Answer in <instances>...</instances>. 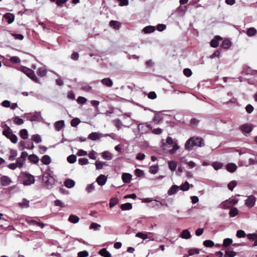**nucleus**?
Returning a JSON list of instances; mask_svg holds the SVG:
<instances>
[{
  "instance_id": "obj_1",
  "label": "nucleus",
  "mask_w": 257,
  "mask_h": 257,
  "mask_svg": "<svg viewBox=\"0 0 257 257\" xmlns=\"http://www.w3.org/2000/svg\"><path fill=\"white\" fill-rule=\"evenodd\" d=\"M205 146L204 140L199 137H193L188 139L185 143V149L190 151L193 147H203Z\"/></svg>"
},
{
  "instance_id": "obj_2",
  "label": "nucleus",
  "mask_w": 257,
  "mask_h": 257,
  "mask_svg": "<svg viewBox=\"0 0 257 257\" xmlns=\"http://www.w3.org/2000/svg\"><path fill=\"white\" fill-rule=\"evenodd\" d=\"M20 178L23 181V184L25 186L33 184L35 181L33 175L26 172H22L20 175Z\"/></svg>"
},
{
  "instance_id": "obj_3",
  "label": "nucleus",
  "mask_w": 257,
  "mask_h": 257,
  "mask_svg": "<svg viewBox=\"0 0 257 257\" xmlns=\"http://www.w3.org/2000/svg\"><path fill=\"white\" fill-rule=\"evenodd\" d=\"M5 126L7 128L3 131V135L7 138L10 140L12 143L14 144L17 143L18 142L17 136L13 133L12 130L11 129L10 126L7 125L6 124H5Z\"/></svg>"
},
{
  "instance_id": "obj_4",
  "label": "nucleus",
  "mask_w": 257,
  "mask_h": 257,
  "mask_svg": "<svg viewBox=\"0 0 257 257\" xmlns=\"http://www.w3.org/2000/svg\"><path fill=\"white\" fill-rule=\"evenodd\" d=\"M42 181L45 184L47 188H51L55 183L54 178L48 173H44Z\"/></svg>"
},
{
  "instance_id": "obj_5",
  "label": "nucleus",
  "mask_w": 257,
  "mask_h": 257,
  "mask_svg": "<svg viewBox=\"0 0 257 257\" xmlns=\"http://www.w3.org/2000/svg\"><path fill=\"white\" fill-rule=\"evenodd\" d=\"M20 70L33 81L38 83L39 82V79L32 70L26 67L23 66L21 68Z\"/></svg>"
},
{
  "instance_id": "obj_6",
  "label": "nucleus",
  "mask_w": 257,
  "mask_h": 257,
  "mask_svg": "<svg viewBox=\"0 0 257 257\" xmlns=\"http://www.w3.org/2000/svg\"><path fill=\"white\" fill-rule=\"evenodd\" d=\"M28 153L24 151L21 153V156L17 159V164L18 166V168H21L25 163L26 158L28 157Z\"/></svg>"
},
{
  "instance_id": "obj_7",
  "label": "nucleus",
  "mask_w": 257,
  "mask_h": 257,
  "mask_svg": "<svg viewBox=\"0 0 257 257\" xmlns=\"http://www.w3.org/2000/svg\"><path fill=\"white\" fill-rule=\"evenodd\" d=\"M176 143V141H174L171 137H168L166 140H162V146L164 149L166 150L170 147V146H173Z\"/></svg>"
},
{
  "instance_id": "obj_8",
  "label": "nucleus",
  "mask_w": 257,
  "mask_h": 257,
  "mask_svg": "<svg viewBox=\"0 0 257 257\" xmlns=\"http://www.w3.org/2000/svg\"><path fill=\"white\" fill-rule=\"evenodd\" d=\"M29 115H31V121H42L43 120V117L41 116V112L39 111H35L31 112Z\"/></svg>"
},
{
  "instance_id": "obj_9",
  "label": "nucleus",
  "mask_w": 257,
  "mask_h": 257,
  "mask_svg": "<svg viewBox=\"0 0 257 257\" xmlns=\"http://www.w3.org/2000/svg\"><path fill=\"white\" fill-rule=\"evenodd\" d=\"M237 202V201L231 199V200H226L225 201L222 202L219 207L222 209H227L231 207L233 204H235Z\"/></svg>"
},
{
  "instance_id": "obj_10",
  "label": "nucleus",
  "mask_w": 257,
  "mask_h": 257,
  "mask_svg": "<svg viewBox=\"0 0 257 257\" xmlns=\"http://www.w3.org/2000/svg\"><path fill=\"white\" fill-rule=\"evenodd\" d=\"M256 202V198L253 195H250L245 200V204L249 208L252 207Z\"/></svg>"
},
{
  "instance_id": "obj_11",
  "label": "nucleus",
  "mask_w": 257,
  "mask_h": 257,
  "mask_svg": "<svg viewBox=\"0 0 257 257\" xmlns=\"http://www.w3.org/2000/svg\"><path fill=\"white\" fill-rule=\"evenodd\" d=\"M240 130L243 133L249 134L252 130V125L248 123H244L240 126Z\"/></svg>"
},
{
  "instance_id": "obj_12",
  "label": "nucleus",
  "mask_w": 257,
  "mask_h": 257,
  "mask_svg": "<svg viewBox=\"0 0 257 257\" xmlns=\"http://www.w3.org/2000/svg\"><path fill=\"white\" fill-rule=\"evenodd\" d=\"M105 136H109V135H105ZM104 136V135H102V134L94 132L91 133L88 136V138L91 140L95 141L97 139H99V138L103 137Z\"/></svg>"
},
{
  "instance_id": "obj_13",
  "label": "nucleus",
  "mask_w": 257,
  "mask_h": 257,
  "mask_svg": "<svg viewBox=\"0 0 257 257\" xmlns=\"http://www.w3.org/2000/svg\"><path fill=\"white\" fill-rule=\"evenodd\" d=\"M107 181L106 177L104 175H100L96 180V182L100 186H103Z\"/></svg>"
},
{
  "instance_id": "obj_14",
  "label": "nucleus",
  "mask_w": 257,
  "mask_h": 257,
  "mask_svg": "<svg viewBox=\"0 0 257 257\" xmlns=\"http://www.w3.org/2000/svg\"><path fill=\"white\" fill-rule=\"evenodd\" d=\"M1 182L2 186H5L10 185L12 183V180L7 176H3L1 178Z\"/></svg>"
},
{
  "instance_id": "obj_15",
  "label": "nucleus",
  "mask_w": 257,
  "mask_h": 257,
  "mask_svg": "<svg viewBox=\"0 0 257 257\" xmlns=\"http://www.w3.org/2000/svg\"><path fill=\"white\" fill-rule=\"evenodd\" d=\"M4 18H5L8 24H11L15 20V16L13 14L8 13L4 15Z\"/></svg>"
},
{
  "instance_id": "obj_16",
  "label": "nucleus",
  "mask_w": 257,
  "mask_h": 257,
  "mask_svg": "<svg viewBox=\"0 0 257 257\" xmlns=\"http://www.w3.org/2000/svg\"><path fill=\"white\" fill-rule=\"evenodd\" d=\"M222 38L220 36H215L214 38L211 40L210 42V46L213 48L217 47L218 45L219 41Z\"/></svg>"
},
{
  "instance_id": "obj_17",
  "label": "nucleus",
  "mask_w": 257,
  "mask_h": 257,
  "mask_svg": "<svg viewBox=\"0 0 257 257\" xmlns=\"http://www.w3.org/2000/svg\"><path fill=\"white\" fill-rule=\"evenodd\" d=\"M64 126V121L61 120L54 123V127L57 131H60Z\"/></svg>"
},
{
  "instance_id": "obj_18",
  "label": "nucleus",
  "mask_w": 257,
  "mask_h": 257,
  "mask_svg": "<svg viewBox=\"0 0 257 257\" xmlns=\"http://www.w3.org/2000/svg\"><path fill=\"white\" fill-rule=\"evenodd\" d=\"M132 175L129 173H123L121 176V178L124 183H130L132 180Z\"/></svg>"
},
{
  "instance_id": "obj_19",
  "label": "nucleus",
  "mask_w": 257,
  "mask_h": 257,
  "mask_svg": "<svg viewBox=\"0 0 257 257\" xmlns=\"http://www.w3.org/2000/svg\"><path fill=\"white\" fill-rule=\"evenodd\" d=\"M179 186L176 185H173L168 191L169 195H172L176 194L179 190Z\"/></svg>"
},
{
  "instance_id": "obj_20",
  "label": "nucleus",
  "mask_w": 257,
  "mask_h": 257,
  "mask_svg": "<svg viewBox=\"0 0 257 257\" xmlns=\"http://www.w3.org/2000/svg\"><path fill=\"white\" fill-rule=\"evenodd\" d=\"M226 170L231 172L233 173L235 172L237 169L236 165L234 163H228L226 166Z\"/></svg>"
},
{
  "instance_id": "obj_21",
  "label": "nucleus",
  "mask_w": 257,
  "mask_h": 257,
  "mask_svg": "<svg viewBox=\"0 0 257 257\" xmlns=\"http://www.w3.org/2000/svg\"><path fill=\"white\" fill-rule=\"evenodd\" d=\"M109 26L115 30H118L120 27V23L118 21L111 20L109 22Z\"/></svg>"
},
{
  "instance_id": "obj_22",
  "label": "nucleus",
  "mask_w": 257,
  "mask_h": 257,
  "mask_svg": "<svg viewBox=\"0 0 257 257\" xmlns=\"http://www.w3.org/2000/svg\"><path fill=\"white\" fill-rule=\"evenodd\" d=\"M155 31V27L152 26L145 27L142 30L145 34H149L154 32Z\"/></svg>"
},
{
  "instance_id": "obj_23",
  "label": "nucleus",
  "mask_w": 257,
  "mask_h": 257,
  "mask_svg": "<svg viewBox=\"0 0 257 257\" xmlns=\"http://www.w3.org/2000/svg\"><path fill=\"white\" fill-rule=\"evenodd\" d=\"M101 82L103 85L107 87H111L113 85L112 81L109 78L102 79Z\"/></svg>"
},
{
  "instance_id": "obj_24",
  "label": "nucleus",
  "mask_w": 257,
  "mask_h": 257,
  "mask_svg": "<svg viewBox=\"0 0 257 257\" xmlns=\"http://www.w3.org/2000/svg\"><path fill=\"white\" fill-rule=\"evenodd\" d=\"M75 182L73 180L71 179H66L64 182L65 186L68 188H71L75 185Z\"/></svg>"
},
{
  "instance_id": "obj_25",
  "label": "nucleus",
  "mask_w": 257,
  "mask_h": 257,
  "mask_svg": "<svg viewBox=\"0 0 257 257\" xmlns=\"http://www.w3.org/2000/svg\"><path fill=\"white\" fill-rule=\"evenodd\" d=\"M47 71L45 67L39 68L37 71L38 75L40 77H44L47 75Z\"/></svg>"
},
{
  "instance_id": "obj_26",
  "label": "nucleus",
  "mask_w": 257,
  "mask_h": 257,
  "mask_svg": "<svg viewBox=\"0 0 257 257\" xmlns=\"http://www.w3.org/2000/svg\"><path fill=\"white\" fill-rule=\"evenodd\" d=\"M68 221L72 223H77L79 221V218L75 215L71 214L68 218Z\"/></svg>"
},
{
  "instance_id": "obj_27",
  "label": "nucleus",
  "mask_w": 257,
  "mask_h": 257,
  "mask_svg": "<svg viewBox=\"0 0 257 257\" xmlns=\"http://www.w3.org/2000/svg\"><path fill=\"white\" fill-rule=\"evenodd\" d=\"M169 169L172 171H174L177 168V163L175 161H169L168 162Z\"/></svg>"
},
{
  "instance_id": "obj_28",
  "label": "nucleus",
  "mask_w": 257,
  "mask_h": 257,
  "mask_svg": "<svg viewBox=\"0 0 257 257\" xmlns=\"http://www.w3.org/2000/svg\"><path fill=\"white\" fill-rule=\"evenodd\" d=\"M41 161L44 165H48L51 162V159L49 156L46 155L43 156Z\"/></svg>"
},
{
  "instance_id": "obj_29",
  "label": "nucleus",
  "mask_w": 257,
  "mask_h": 257,
  "mask_svg": "<svg viewBox=\"0 0 257 257\" xmlns=\"http://www.w3.org/2000/svg\"><path fill=\"white\" fill-rule=\"evenodd\" d=\"M181 237L184 239H189L191 237V234L188 229L183 230L181 234Z\"/></svg>"
},
{
  "instance_id": "obj_30",
  "label": "nucleus",
  "mask_w": 257,
  "mask_h": 257,
  "mask_svg": "<svg viewBox=\"0 0 257 257\" xmlns=\"http://www.w3.org/2000/svg\"><path fill=\"white\" fill-rule=\"evenodd\" d=\"M256 30L254 28H248L246 31V34L249 37H252L256 35Z\"/></svg>"
},
{
  "instance_id": "obj_31",
  "label": "nucleus",
  "mask_w": 257,
  "mask_h": 257,
  "mask_svg": "<svg viewBox=\"0 0 257 257\" xmlns=\"http://www.w3.org/2000/svg\"><path fill=\"white\" fill-rule=\"evenodd\" d=\"M122 210H129L132 208V204L130 203L122 204L120 206Z\"/></svg>"
},
{
  "instance_id": "obj_32",
  "label": "nucleus",
  "mask_w": 257,
  "mask_h": 257,
  "mask_svg": "<svg viewBox=\"0 0 257 257\" xmlns=\"http://www.w3.org/2000/svg\"><path fill=\"white\" fill-rule=\"evenodd\" d=\"M20 136L24 140L28 138V132L26 129H22L20 131Z\"/></svg>"
},
{
  "instance_id": "obj_33",
  "label": "nucleus",
  "mask_w": 257,
  "mask_h": 257,
  "mask_svg": "<svg viewBox=\"0 0 257 257\" xmlns=\"http://www.w3.org/2000/svg\"><path fill=\"white\" fill-rule=\"evenodd\" d=\"M95 188V183L94 182L88 185L85 188V190L87 193H90L94 190Z\"/></svg>"
},
{
  "instance_id": "obj_34",
  "label": "nucleus",
  "mask_w": 257,
  "mask_h": 257,
  "mask_svg": "<svg viewBox=\"0 0 257 257\" xmlns=\"http://www.w3.org/2000/svg\"><path fill=\"white\" fill-rule=\"evenodd\" d=\"M19 205L22 208H28L29 206V201L24 198L22 201L19 203Z\"/></svg>"
},
{
  "instance_id": "obj_35",
  "label": "nucleus",
  "mask_w": 257,
  "mask_h": 257,
  "mask_svg": "<svg viewBox=\"0 0 257 257\" xmlns=\"http://www.w3.org/2000/svg\"><path fill=\"white\" fill-rule=\"evenodd\" d=\"M17 151L16 150H11L10 151V155L9 156V159L10 161H14L16 157L17 156Z\"/></svg>"
},
{
  "instance_id": "obj_36",
  "label": "nucleus",
  "mask_w": 257,
  "mask_h": 257,
  "mask_svg": "<svg viewBox=\"0 0 257 257\" xmlns=\"http://www.w3.org/2000/svg\"><path fill=\"white\" fill-rule=\"evenodd\" d=\"M28 158H29V160L31 162H33L35 164H37L39 161V159L37 155H34V154L30 155L28 157Z\"/></svg>"
},
{
  "instance_id": "obj_37",
  "label": "nucleus",
  "mask_w": 257,
  "mask_h": 257,
  "mask_svg": "<svg viewBox=\"0 0 257 257\" xmlns=\"http://www.w3.org/2000/svg\"><path fill=\"white\" fill-rule=\"evenodd\" d=\"M31 140L32 141L35 142L36 143H40L42 142V139L39 135H33L32 136Z\"/></svg>"
},
{
  "instance_id": "obj_38",
  "label": "nucleus",
  "mask_w": 257,
  "mask_h": 257,
  "mask_svg": "<svg viewBox=\"0 0 257 257\" xmlns=\"http://www.w3.org/2000/svg\"><path fill=\"white\" fill-rule=\"evenodd\" d=\"M211 165L214 168V169L216 170L220 169L223 167V164L221 162H213L212 163Z\"/></svg>"
},
{
  "instance_id": "obj_39",
  "label": "nucleus",
  "mask_w": 257,
  "mask_h": 257,
  "mask_svg": "<svg viewBox=\"0 0 257 257\" xmlns=\"http://www.w3.org/2000/svg\"><path fill=\"white\" fill-rule=\"evenodd\" d=\"M146 126L147 127H148L149 128H151V130H152V132L154 134H156V135H160L162 133V130L161 128H154V129H152L151 126V125L150 124H147L146 125Z\"/></svg>"
},
{
  "instance_id": "obj_40",
  "label": "nucleus",
  "mask_w": 257,
  "mask_h": 257,
  "mask_svg": "<svg viewBox=\"0 0 257 257\" xmlns=\"http://www.w3.org/2000/svg\"><path fill=\"white\" fill-rule=\"evenodd\" d=\"M179 187L181 190L186 191L189 189L190 184L188 182L186 181L184 184L180 185Z\"/></svg>"
},
{
  "instance_id": "obj_41",
  "label": "nucleus",
  "mask_w": 257,
  "mask_h": 257,
  "mask_svg": "<svg viewBox=\"0 0 257 257\" xmlns=\"http://www.w3.org/2000/svg\"><path fill=\"white\" fill-rule=\"evenodd\" d=\"M230 46H231L230 41L229 40L226 39V40H224L222 42L221 47L224 49H228V48H229L230 47Z\"/></svg>"
},
{
  "instance_id": "obj_42",
  "label": "nucleus",
  "mask_w": 257,
  "mask_h": 257,
  "mask_svg": "<svg viewBox=\"0 0 257 257\" xmlns=\"http://www.w3.org/2000/svg\"><path fill=\"white\" fill-rule=\"evenodd\" d=\"M13 119L14 122L17 125H21L24 123L23 119L19 116H15Z\"/></svg>"
},
{
  "instance_id": "obj_43",
  "label": "nucleus",
  "mask_w": 257,
  "mask_h": 257,
  "mask_svg": "<svg viewBox=\"0 0 257 257\" xmlns=\"http://www.w3.org/2000/svg\"><path fill=\"white\" fill-rule=\"evenodd\" d=\"M101 226L100 224H97L95 222H92L91 223L90 225L89 226V229H94L95 230H99Z\"/></svg>"
},
{
  "instance_id": "obj_44",
  "label": "nucleus",
  "mask_w": 257,
  "mask_h": 257,
  "mask_svg": "<svg viewBox=\"0 0 257 257\" xmlns=\"http://www.w3.org/2000/svg\"><path fill=\"white\" fill-rule=\"evenodd\" d=\"M136 236L137 237L141 238L144 240L149 238L148 234L147 233L141 232H138L136 234Z\"/></svg>"
},
{
  "instance_id": "obj_45",
  "label": "nucleus",
  "mask_w": 257,
  "mask_h": 257,
  "mask_svg": "<svg viewBox=\"0 0 257 257\" xmlns=\"http://www.w3.org/2000/svg\"><path fill=\"white\" fill-rule=\"evenodd\" d=\"M200 252V250L199 249L194 248L190 249L188 251L189 254L187 255V256L192 255L195 254H198Z\"/></svg>"
},
{
  "instance_id": "obj_46",
  "label": "nucleus",
  "mask_w": 257,
  "mask_h": 257,
  "mask_svg": "<svg viewBox=\"0 0 257 257\" xmlns=\"http://www.w3.org/2000/svg\"><path fill=\"white\" fill-rule=\"evenodd\" d=\"M26 144L27 146L26 149L31 150L34 148V145L32 140L26 141Z\"/></svg>"
},
{
  "instance_id": "obj_47",
  "label": "nucleus",
  "mask_w": 257,
  "mask_h": 257,
  "mask_svg": "<svg viewBox=\"0 0 257 257\" xmlns=\"http://www.w3.org/2000/svg\"><path fill=\"white\" fill-rule=\"evenodd\" d=\"M162 116L159 114H155L153 118V121L157 124L160 123L162 121Z\"/></svg>"
},
{
  "instance_id": "obj_48",
  "label": "nucleus",
  "mask_w": 257,
  "mask_h": 257,
  "mask_svg": "<svg viewBox=\"0 0 257 257\" xmlns=\"http://www.w3.org/2000/svg\"><path fill=\"white\" fill-rule=\"evenodd\" d=\"M118 202V200L116 198H112L110 200V202L109 203V207L110 208H112L115 205H116Z\"/></svg>"
},
{
  "instance_id": "obj_49",
  "label": "nucleus",
  "mask_w": 257,
  "mask_h": 257,
  "mask_svg": "<svg viewBox=\"0 0 257 257\" xmlns=\"http://www.w3.org/2000/svg\"><path fill=\"white\" fill-rule=\"evenodd\" d=\"M67 159L69 163L73 164L76 161V156L74 155H71L67 157Z\"/></svg>"
},
{
  "instance_id": "obj_50",
  "label": "nucleus",
  "mask_w": 257,
  "mask_h": 257,
  "mask_svg": "<svg viewBox=\"0 0 257 257\" xmlns=\"http://www.w3.org/2000/svg\"><path fill=\"white\" fill-rule=\"evenodd\" d=\"M173 147L172 149H170L169 151V152L170 154H174L176 151L177 150H178L179 148V146L177 145V143H175L173 146H172Z\"/></svg>"
},
{
  "instance_id": "obj_51",
  "label": "nucleus",
  "mask_w": 257,
  "mask_h": 257,
  "mask_svg": "<svg viewBox=\"0 0 257 257\" xmlns=\"http://www.w3.org/2000/svg\"><path fill=\"white\" fill-rule=\"evenodd\" d=\"M80 122V120L78 118H74L71 121V125L73 127L77 126Z\"/></svg>"
},
{
  "instance_id": "obj_52",
  "label": "nucleus",
  "mask_w": 257,
  "mask_h": 257,
  "mask_svg": "<svg viewBox=\"0 0 257 257\" xmlns=\"http://www.w3.org/2000/svg\"><path fill=\"white\" fill-rule=\"evenodd\" d=\"M203 245L206 247H212L214 246V243L211 240H206L203 242Z\"/></svg>"
},
{
  "instance_id": "obj_53",
  "label": "nucleus",
  "mask_w": 257,
  "mask_h": 257,
  "mask_svg": "<svg viewBox=\"0 0 257 257\" xmlns=\"http://www.w3.org/2000/svg\"><path fill=\"white\" fill-rule=\"evenodd\" d=\"M237 182L236 181H232L227 185V187L229 190H232L236 186Z\"/></svg>"
},
{
  "instance_id": "obj_54",
  "label": "nucleus",
  "mask_w": 257,
  "mask_h": 257,
  "mask_svg": "<svg viewBox=\"0 0 257 257\" xmlns=\"http://www.w3.org/2000/svg\"><path fill=\"white\" fill-rule=\"evenodd\" d=\"M238 214V210L236 208H232L229 211V215L233 217L237 215Z\"/></svg>"
},
{
  "instance_id": "obj_55",
  "label": "nucleus",
  "mask_w": 257,
  "mask_h": 257,
  "mask_svg": "<svg viewBox=\"0 0 257 257\" xmlns=\"http://www.w3.org/2000/svg\"><path fill=\"white\" fill-rule=\"evenodd\" d=\"M95 165L96 166V169L97 170H99L103 168V165H105V163L99 161H96L95 163Z\"/></svg>"
},
{
  "instance_id": "obj_56",
  "label": "nucleus",
  "mask_w": 257,
  "mask_h": 257,
  "mask_svg": "<svg viewBox=\"0 0 257 257\" xmlns=\"http://www.w3.org/2000/svg\"><path fill=\"white\" fill-rule=\"evenodd\" d=\"M79 164L80 165H87L89 163L88 160L86 158H80L78 160Z\"/></svg>"
},
{
  "instance_id": "obj_57",
  "label": "nucleus",
  "mask_w": 257,
  "mask_h": 257,
  "mask_svg": "<svg viewBox=\"0 0 257 257\" xmlns=\"http://www.w3.org/2000/svg\"><path fill=\"white\" fill-rule=\"evenodd\" d=\"M158 171V167L157 166H152L150 168L149 172L153 174H156Z\"/></svg>"
},
{
  "instance_id": "obj_58",
  "label": "nucleus",
  "mask_w": 257,
  "mask_h": 257,
  "mask_svg": "<svg viewBox=\"0 0 257 257\" xmlns=\"http://www.w3.org/2000/svg\"><path fill=\"white\" fill-rule=\"evenodd\" d=\"M113 123L118 130L120 128L121 125H122V123L119 119H115L113 120Z\"/></svg>"
},
{
  "instance_id": "obj_59",
  "label": "nucleus",
  "mask_w": 257,
  "mask_h": 257,
  "mask_svg": "<svg viewBox=\"0 0 257 257\" xmlns=\"http://www.w3.org/2000/svg\"><path fill=\"white\" fill-rule=\"evenodd\" d=\"M232 242V240L230 238H227L224 239L223 245L225 247H226L231 244Z\"/></svg>"
},
{
  "instance_id": "obj_60",
  "label": "nucleus",
  "mask_w": 257,
  "mask_h": 257,
  "mask_svg": "<svg viewBox=\"0 0 257 257\" xmlns=\"http://www.w3.org/2000/svg\"><path fill=\"white\" fill-rule=\"evenodd\" d=\"M26 141H21L20 142H19V149L21 150H23L25 149H26Z\"/></svg>"
},
{
  "instance_id": "obj_61",
  "label": "nucleus",
  "mask_w": 257,
  "mask_h": 257,
  "mask_svg": "<svg viewBox=\"0 0 257 257\" xmlns=\"http://www.w3.org/2000/svg\"><path fill=\"white\" fill-rule=\"evenodd\" d=\"M89 253L87 251L83 250L78 252L77 257H87Z\"/></svg>"
},
{
  "instance_id": "obj_62",
  "label": "nucleus",
  "mask_w": 257,
  "mask_h": 257,
  "mask_svg": "<svg viewBox=\"0 0 257 257\" xmlns=\"http://www.w3.org/2000/svg\"><path fill=\"white\" fill-rule=\"evenodd\" d=\"M236 235L238 238L244 237L245 236V233L243 230H239L237 231Z\"/></svg>"
},
{
  "instance_id": "obj_63",
  "label": "nucleus",
  "mask_w": 257,
  "mask_h": 257,
  "mask_svg": "<svg viewBox=\"0 0 257 257\" xmlns=\"http://www.w3.org/2000/svg\"><path fill=\"white\" fill-rule=\"evenodd\" d=\"M10 60L11 62L15 63H20L21 62L20 58L17 56H13L11 57Z\"/></svg>"
},
{
  "instance_id": "obj_64",
  "label": "nucleus",
  "mask_w": 257,
  "mask_h": 257,
  "mask_svg": "<svg viewBox=\"0 0 257 257\" xmlns=\"http://www.w3.org/2000/svg\"><path fill=\"white\" fill-rule=\"evenodd\" d=\"M225 254L227 255L228 257H234L236 254V253L232 250H226Z\"/></svg>"
}]
</instances>
